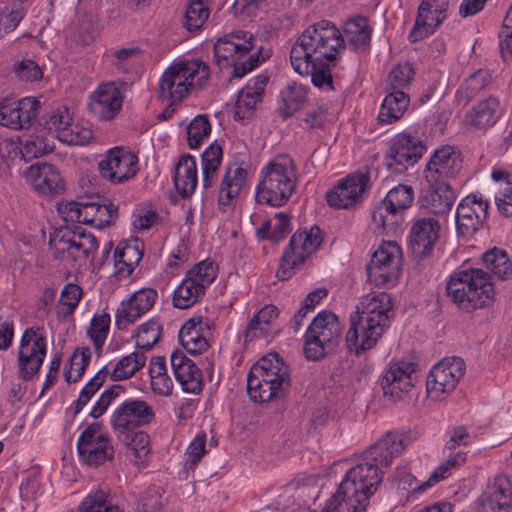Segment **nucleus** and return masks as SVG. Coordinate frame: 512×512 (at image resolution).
<instances>
[{"label": "nucleus", "mask_w": 512, "mask_h": 512, "mask_svg": "<svg viewBox=\"0 0 512 512\" xmlns=\"http://www.w3.org/2000/svg\"><path fill=\"white\" fill-rule=\"evenodd\" d=\"M381 481L380 467L372 460L365 459L363 454V462L346 472L330 500L341 512H366L369 498L375 493Z\"/></svg>", "instance_id": "f257e3e1"}, {"label": "nucleus", "mask_w": 512, "mask_h": 512, "mask_svg": "<svg viewBox=\"0 0 512 512\" xmlns=\"http://www.w3.org/2000/svg\"><path fill=\"white\" fill-rule=\"evenodd\" d=\"M446 294L462 312L471 313L494 302V285L488 272L481 268L454 271L446 283Z\"/></svg>", "instance_id": "f03ea898"}, {"label": "nucleus", "mask_w": 512, "mask_h": 512, "mask_svg": "<svg viewBox=\"0 0 512 512\" xmlns=\"http://www.w3.org/2000/svg\"><path fill=\"white\" fill-rule=\"evenodd\" d=\"M296 185L293 160L286 155H278L262 169L255 197L260 204L281 207L289 201Z\"/></svg>", "instance_id": "7ed1b4c3"}, {"label": "nucleus", "mask_w": 512, "mask_h": 512, "mask_svg": "<svg viewBox=\"0 0 512 512\" xmlns=\"http://www.w3.org/2000/svg\"><path fill=\"white\" fill-rule=\"evenodd\" d=\"M210 79V68L201 59L184 60L167 68L159 82L160 96L180 102L192 89H202Z\"/></svg>", "instance_id": "20e7f679"}, {"label": "nucleus", "mask_w": 512, "mask_h": 512, "mask_svg": "<svg viewBox=\"0 0 512 512\" xmlns=\"http://www.w3.org/2000/svg\"><path fill=\"white\" fill-rule=\"evenodd\" d=\"M253 48V36L245 32H236L219 38L214 45V58L220 68H231L230 78H241L256 68L260 62L261 51L250 53Z\"/></svg>", "instance_id": "39448f33"}, {"label": "nucleus", "mask_w": 512, "mask_h": 512, "mask_svg": "<svg viewBox=\"0 0 512 512\" xmlns=\"http://www.w3.org/2000/svg\"><path fill=\"white\" fill-rule=\"evenodd\" d=\"M342 326L331 311L320 312L305 334L304 354L308 360L319 361L339 343Z\"/></svg>", "instance_id": "423d86ee"}, {"label": "nucleus", "mask_w": 512, "mask_h": 512, "mask_svg": "<svg viewBox=\"0 0 512 512\" xmlns=\"http://www.w3.org/2000/svg\"><path fill=\"white\" fill-rule=\"evenodd\" d=\"M323 241L322 231L318 226L309 230L296 231L285 250L280 267L276 273L280 280L289 279L294 268L303 264L305 260L318 250Z\"/></svg>", "instance_id": "0eeeda50"}, {"label": "nucleus", "mask_w": 512, "mask_h": 512, "mask_svg": "<svg viewBox=\"0 0 512 512\" xmlns=\"http://www.w3.org/2000/svg\"><path fill=\"white\" fill-rule=\"evenodd\" d=\"M401 261L399 245L392 241L383 242L366 267L368 281L378 287L394 286L401 274Z\"/></svg>", "instance_id": "6e6552de"}, {"label": "nucleus", "mask_w": 512, "mask_h": 512, "mask_svg": "<svg viewBox=\"0 0 512 512\" xmlns=\"http://www.w3.org/2000/svg\"><path fill=\"white\" fill-rule=\"evenodd\" d=\"M145 362L146 356L144 352L135 351L122 357L117 362L111 373L108 371L107 367H103L81 390L79 397L75 402L74 413L78 414L83 409L91 397L104 384L108 375H110V378L114 381L128 379L139 371L145 365Z\"/></svg>", "instance_id": "1a4fd4ad"}, {"label": "nucleus", "mask_w": 512, "mask_h": 512, "mask_svg": "<svg viewBox=\"0 0 512 512\" xmlns=\"http://www.w3.org/2000/svg\"><path fill=\"white\" fill-rule=\"evenodd\" d=\"M25 177L38 193L55 204L58 214L64 219V179L60 169L53 164L36 162L27 168Z\"/></svg>", "instance_id": "9d476101"}, {"label": "nucleus", "mask_w": 512, "mask_h": 512, "mask_svg": "<svg viewBox=\"0 0 512 512\" xmlns=\"http://www.w3.org/2000/svg\"><path fill=\"white\" fill-rule=\"evenodd\" d=\"M153 408L141 399H126L114 410L111 416V426L119 436L130 438L137 428L150 424L154 419Z\"/></svg>", "instance_id": "9b49d317"}, {"label": "nucleus", "mask_w": 512, "mask_h": 512, "mask_svg": "<svg viewBox=\"0 0 512 512\" xmlns=\"http://www.w3.org/2000/svg\"><path fill=\"white\" fill-rule=\"evenodd\" d=\"M425 150L426 145L419 137L400 133L392 139L385 156V165L392 173L403 174L422 158Z\"/></svg>", "instance_id": "f8f14e48"}, {"label": "nucleus", "mask_w": 512, "mask_h": 512, "mask_svg": "<svg viewBox=\"0 0 512 512\" xmlns=\"http://www.w3.org/2000/svg\"><path fill=\"white\" fill-rule=\"evenodd\" d=\"M66 221L92 225L103 229L112 225L118 218V207L109 199L93 202L66 203Z\"/></svg>", "instance_id": "ddd939ff"}, {"label": "nucleus", "mask_w": 512, "mask_h": 512, "mask_svg": "<svg viewBox=\"0 0 512 512\" xmlns=\"http://www.w3.org/2000/svg\"><path fill=\"white\" fill-rule=\"evenodd\" d=\"M416 370L417 364L411 361L390 362L379 380L384 396L393 402L404 399L414 387Z\"/></svg>", "instance_id": "4468645a"}, {"label": "nucleus", "mask_w": 512, "mask_h": 512, "mask_svg": "<svg viewBox=\"0 0 512 512\" xmlns=\"http://www.w3.org/2000/svg\"><path fill=\"white\" fill-rule=\"evenodd\" d=\"M98 170L103 179L113 184H122L137 175L138 157L123 147H114L106 152L105 159L99 161Z\"/></svg>", "instance_id": "2eb2a0df"}, {"label": "nucleus", "mask_w": 512, "mask_h": 512, "mask_svg": "<svg viewBox=\"0 0 512 512\" xmlns=\"http://www.w3.org/2000/svg\"><path fill=\"white\" fill-rule=\"evenodd\" d=\"M45 355L46 339L40 329H26L18 350L19 376L24 380L32 379L39 372Z\"/></svg>", "instance_id": "dca6fc26"}, {"label": "nucleus", "mask_w": 512, "mask_h": 512, "mask_svg": "<svg viewBox=\"0 0 512 512\" xmlns=\"http://www.w3.org/2000/svg\"><path fill=\"white\" fill-rule=\"evenodd\" d=\"M464 375V362L453 357L441 361L431 369L426 382L427 393L433 400H441L445 394L452 392L459 379Z\"/></svg>", "instance_id": "f3484780"}, {"label": "nucleus", "mask_w": 512, "mask_h": 512, "mask_svg": "<svg viewBox=\"0 0 512 512\" xmlns=\"http://www.w3.org/2000/svg\"><path fill=\"white\" fill-rule=\"evenodd\" d=\"M489 203L476 194L466 196L456 209L457 234L464 238L472 237L485 223Z\"/></svg>", "instance_id": "a211bd4d"}, {"label": "nucleus", "mask_w": 512, "mask_h": 512, "mask_svg": "<svg viewBox=\"0 0 512 512\" xmlns=\"http://www.w3.org/2000/svg\"><path fill=\"white\" fill-rule=\"evenodd\" d=\"M462 169L460 152L450 145H444L434 151L424 170L429 185L447 182Z\"/></svg>", "instance_id": "6ab92c4d"}, {"label": "nucleus", "mask_w": 512, "mask_h": 512, "mask_svg": "<svg viewBox=\"0 0 512 512\" xmlns=\"http://www.w3.org/2000/svg\"><path fill=\"white\" fill-rule=\"evenodd\" d=\"M417 439L415 432H387L365 452V459L372 460L379 467L389 466L393 459Z\"/></svg>", "instance_id": "aec40b11"}, {"label": "nucleus", "mask_w": 512, "mask_h": 512, "mask_svg": "<svg viewBox=\"0 0 512 512\" xmlns=\"http://www.w3.org/2000/svg\"><path fill=\"white\" fill-rule=\"evenodd\" d=\"M386 329L359 316L356 311L350 316V327L346 333L347 349L356 356L374 348Z\"/></svg>", "instance_id": "412c9836"}, {"label": "nucleus", "mask_w": 512, "mask_h": 512, "mask_svg": "<svg viewBox=\"0 0 512 512\" xmlns=\"http://www.w3.org/2000/svg\"><path fill=\"white\" fill-rule=\"evenodd\" d=\"M158 298L153 288H141L127 300H123L116 310L115 324L119 330H126L145 313L150 311Z\"/></svg>", "instance_id": "4be33fe9"}, {"label": "nucleus", "mask_w": 512, "mask_h": 512, "mask_svg": "<svg viewBox=\"0 0 512 512\" xmlns=\"http://www.w3.org/2000/svg\"><path fill=\"white\" fill-rule=\"evenodd\" d=\"M368 173L356 172L348 175L338 186L327 193L326 199L330 206L338 209H349L358 204L365 191L369 188Z\"/></svg>", "instance_id": "5701e85b"}, {"label": "nucleus", "mask_w": 512, "mask_h": 512, "mask_svg": "<svg viewBox=\"0 0 512 512\" xmlns=\"http://www.w3.org/2000/svg\"><path fill=\"white\" fill-rule=\"evenodd\" d=\"M306 30H312L313 50L317 61H333L344 46V38L329 21L322 20Z\"/></svg>", "instance_id": "b1692460"}, {"label": "nucleus", "mask_w": 512, "mask_h": 512, "mask_svg": "<svg viewBox=\"0 0 512 512\" xmlns=\"http://www.w3.org/2000/svg\"><path fill=\"white\" fill-rule=\"evenodd\" d=\"M123 104V96L115 83L100 85L90 96V112L100 121H109L116 117Z\"/></svg>", "instance_id": "393cba45"}, {"label": "nucleus", "mask_w": 512, "mask_h": 512, "mask_svg": "<svg viewBox=\"0 0 512 512\" xmlns=\"http://www.w3.org/2000/svg\"><path fill=\"white\" fill-rule=\"evenodd\" d=\"M479 512H510L512 482L506 475L496 476L479 499Z\"/></svg>", "instance_id": "a878e982"}, {"label": "nucleus", "mask_w": 512, "mask_h": 512, "mask_svg": "<svg viewBox=\"0 0 512 512\" xmlns=\"http://www.w3.org/2000/svg\"><path fill=\"white\" fill-rule=\"evenodd\" d=\"M253 376L255 380L252 381V385L260 386L261 381L269 379L272 381H278V387L284 385H291L289 367L280 358L276 352L268 353L267 355L260 358L252 367Z\"/></svg>", "instance_id": "bb28decb"}, {"label": "nucleus", "mask_w": 512, "mask_h": 512, "mask_svg": "<svg viewBox=\"0 0 512 512\" xmlns=\"http://www.w3.org/2000/svg\"><path fill=\"white\" fill-rule=\"evenodd\" d=\"M171 366L175 378L184 392L198 394L202 391L203 377L201 370L183 352L175 351L172 353Z\"/></svg>", "instance_id": "cd10ccee"}, {"label": "nucleus", "mask_w": 512, "mask_h": 512, "mask_svg": "<svg viewBox=\"0 0 512 512\" xmlns=\"http://www.w3.org/2000/svg\"><path fill=\"white\" fill-rule=\"evenodd\" d=\"M440 223L433 217H424L416 220L410 231V246L417 256L428 255L438 237Z\"/></svg>", "instance_id": "c85d7f7f"}, {"label": "nucleus", "mask_w": 512, "mask_h": 512, "mask_svg": "<svg viewBox=\"0 0 512 512\" xmlns=\"http://www.w3.org/2000/svg\"><path fill=\"white\" fill-rule=\"evenodd\" d=\"M359 316L379 327L388 329L393 316L392 297L386 292L374 293L364 297Z\"/></svg>", "instance_id": "c756f323"}, {"label": "nucleus", "mask_w": 512, "mask_h": 512, "mask_svg": "<svg viewBox=\"0 0 512 512\" xmlns=\"http://www.w3.org/2000/svg\"><path fill=\"white\" fill-rule=\"evenodd\" d=\"M246 178L247 171L236 164L227 169L218 193V205L222 212H228L233 209L240 191L246 182Z\"/></svg>", "instance_id": "7c9ffc66"}, {"label": "nucleus", "mask_w": 512, "mask_h": 512, "mask_svg": "<svg viewBox=\"0 0 512 512\" xmlns=\"http://www.w3.org/2000/svg\"><path fill=\"white\" fill-rule=\"evenodd\" d=\"M456 200V195L450 184L429 185L419 198L420 207L436 215L450 212Z\"/></svg>", "instance_id": "2f4dec72"}, {"label": "nucleus", "mask_w": 512, "mask_h": 512, "mask_svg": "<svg viewBox=\"0 0 512 512\" xmlns=\"http://www.w3.org/2000/svg\"><path fill=\"white\" fill-rule=\"evenodd\" d=\"M97 249V240L84 231H71L66 226V264L73 263V267L79 269L86 264L89 255Z\"/></svg>", "instance_id": "473e14b6"}, {"label": "nucleus", "mask_w": 512, "mask_h": 512, "mask_svg": "<svg viewBox=\"0 0 512 512\" xmlns=\"http://www.w3.org/2000/svg\"><path fill=\"white\" fill-rule=\"evenodd\" d=\"M498 108L499 100L495 97H488L465 114L464 126L469 131L487 130L498 121L500 117Z\"/></svg>", "instance_id": "72a5a7b5"}, {"label": "nucleus", "mask_w": 512, "mask_h": 512, "mask_svg": "<svg viewBox=\"0 0 512 512\" xmlns=\"http://www.w3.org/2000/svg\"><path fill=\"white\" fill-rule=\"evenodd\" d=\"M267 82L268 78L266 76H257L239 92L235 103V120L248 119L252 115L256 104L262 99V94Z\"/></svg>", "instance_id": "f704fd0d"}, {"label": "nucleus", "mask_w": 512, "mask_h": 512, "mask_svg": "<svg viewBox=\"0 0 512 512\" xmlns=\"http://www.w3.org/2000/svg\"><path fill=\"white\" fill-rule=\"evenodd\" d=\"M311 32L312 30H305L290 51L291 65L295 72L302 76L309 75L313 63L317 61L312 47L313 37L310 35Z\"/></svg>", "instance_id": "c9c22d12"}, {"label": "nucleus", "mask_w": 512, "mask_h": 512, "mask_svg": "<svg viewBox=\"0 0 512 512\" xmlns=\"http://www.w3.org/2000/svg\"><path fill=\"white\" fill-rule=\"evenodd\" d=\"M173 181L182 198L186 199L192 196L197 187V167L193 156L185 154L179 158L175 165Z\"/></svg>", "instance_id": "e433bc0d"}, {"label": "nucleus", "mask_w": 512, "mask_h": 512, "mask_svg": "<svg viewBox=\"0 0 512 512\" xmlns=\"http://www.w3.org/2000/svg\"><path fill=\"white\" fill-rule=\"evenodd\" d=\"M278 316L279 310L276 306L269 304L262 307L247 325L244 335L245 342L259 338L267 340L270 336V327Z\"/></svg>", "instance_id": "4c0bfd02"}, {"label": "nucleus", "mask_w": 512, "mask_h": 512, "mask_svg": "<svg viewBox=\"0 0 512 512\" xmlns=\"http://www.w3.org/2000/svg\"><path fill=\"white\" fill-rule=\"evenodd\" d=\"M343 38L355 51H365L371 40V29L368 19L364 16L349 19L344 26Z\"/></svg>", "instance_id": "58836bf2"}, {"label": "nucleus", "mask_w": 512, "mask_h": 512, "mask_svg": "<svg viewBox=\"0 0 512 512\" xmlns=\"http://www.w3.org/2000/svg\"><path fill=\"white\" fill-rule=\"evenodd\" d=\"M481 260L484 267L499 280L512 278V261L505 250L497 247L489 249L482 254Z\"/></svg>", "instance_id": "ea45409f"}, {"label": "nucleus", "mask_w": 512, "mask_h": 512, "mask_svg": "<svg viewBox=\"0 0 512 512\" xmlns=\"http://www.w3.org/2000/svg\"><path fill=\"white\" fill-rule=\"evenodd\" d=\"M201 325V318L197 320L192 318L185 322L179 332L180 341L190 354H200L209 348L207 339L200 334L201 327L197 328Z\"/></svg>", "instance_id": "a19ab883"}, {"label": "nucleus", "mask_w": 512, "mask_h": 512, "mask_svg": "<svg viewBox=\"0 0 512 512\" xmlns=\"http://www.w3.org/2000/svg\"><path fill=\"white\" fill-rule=\"evenodd\" d=\"M409 96L401 90L391 91L383 100L378 119L382 123H392L400 119L409 105Z\"/></svg>", "instance_id": "79ce46f5"}, {"label": "nucleus", "mask_w": 512, "mask_h": 512, "mask_svg": "<svg viewBox=\"0 0 512 512\" xmlns=\"http://www.w3.org/2000/svg\"><path fill=\"white\" fill-rule=\"evenodd\" d=\"M372 220L378 230L391 233L397 230L404 217L394 207H389V202L386 199H382L372 211Z\"/></svg>", "instance_id": "37998d69"}, {"label": "nucleus", "mask_w": 512, "mask_h": 512, "mask_svg": "<svg viewBox=\"0 0 512 512\" xmlns=\"http://www.w3.org/2000/svg\"><path fill=\"white\" fill-rule=\"evenodd\" d=\"M74 38L82 45H89L98 36L99 30L96 17L86 11L79 10L72 24Z\"/></svg>", "instance_id": "c03bdc74"}, {"label": "nucleus", "mask_w": 512, "mask_h": 512, "mask_svg": "<svg viewBox=\"0 0 512 512\" xmlns=\"http://www.w3.org/2000/svg\"><path fill=\"white\" fill-rule=\"evenodd\" d=\"M203 294V285H198V282L185 276L174 291L173 305L176 308L187 309L196 303Z\"/></svg>", "instance_id": "a18cd8bd"}, {"label": "nucleus", "mask_w": 512, "mask_h": 512, "mask_svg": "<svg viewBox=\"0 0 512 512\" xmlns=\"http://www.w3.org/2000/svg\"><path fill=\"white\" fill-rule=\"evenodd\" d=\"M162 330L163 327L158 317H153L141 324L135 333L137 348L144 351L151 350L160 341Z\"/></svg>", "instance_id": "49530a36"}, {"label": "nucleus", "mask_w": 512, "mask_h": 512, "mask_svg": "<svg viewBox=\"0 0 512 512\" xmlns=\"http://www.w3.org/2000/svg\"><path fill=\"white\" fill-rule=\"evenodd\" d=\"M281 98L283 105L280 106L279 111L283 118H288L305 104L307 91L301 85L292 84L281 92Z\"/></svg>", "instance_id": "de8ad7c7"}, {"label": "nucleus", "mask_w": 512, "mask_h": 512, "mask_svg": "<svg viewBox=\"0 0 512 512\" xmlns=\"http://www.w3.org/2000/svg\"><path fill=\"white\" fill-rule=\"evenodd\" d=\"M81 458L89 465L98 466L111 459L114 449L110 441H100L97 444L77 448Z\"/></svg>", "instance_id": "09e8293b"}, {"label": "nucleus", "mask_w": 512, "mask_h": 512, "mask_svg": "<svg viewBox=\"0 0 512 512\" xmlns=\"http://www.w3.org/2000/svg\"><path fill=\"white\" fill-rule=\"evenodd\" d=\"M186 130L189 148L196 149L210 135L211 125L207 116L198 115L190 122Z\"/></svg>", "instance_id": "8fccbe9b"}, {"label": "nucleus", "mask_w": 512, "mask_h": 512, "mask_svg": "<svg viewBox=\"0 0 512 512\" xmlns=\"http://www.w3.org/2000/svg\"><path fill=\"white\" fill-rule=\"evenodd\" d=\"M91 350L89 347L78 348L69 359L70 367L66 371V382H77L84 374L90 359Z\"/></svg>", "instance_id": "3c124183"}, {"label": "nucleus", "mask_w": 512, "mask_h": 512, "mask_svg": "<svg viewBox=\"0 0 512 512\" xmlns=\"http://www.w3.org/2000/svg\"><path fill=\"white\" fill-rule=\"evenodd\" d=\"M428 12L425 9H418V15L415 21L413 28L409 33V40L412 43H416L430 34H432L435 29L442 23L443 16L436 18V22H427V14Z\"/></svg>", "instance_id": "603ef678"}, {"label": "nucleus", "mask_w": 512, "mask_h": 512, "mask_svg": "<svg viewBox=\"0 0 512 512\" xmlns=\"http://www.w3.org/2000/svg\"><path fill=\"white\" fill-rule=\"evenodd\" d=\"M389 202V207H394L404 215V211L408 209L414 199V191L411 186L398 185L392 188L385 198Z\"/></svg>", "instance_id": "864d4df0"}, {"label": "nucleus", "mask_w": 512, "mask_h": 512, "mask_svg": "<svg viewBox=\"0 0 512 512\" xmlns=\"http://www.w3.org/2000/svg\"><path fill=\"white\" fill-rule=\"evenodd\" d=\"M466 460L465 453L459 452L455 455L450 456L444 463L438 466L430 475L429 479L423 483L419 490L423 491L427 487H431L439 481L447 478L452 468L457 467Z\"/></svg>", "instance_id": "5fc2aeb1"}, {"label": "nucleus", "mask_w": 512, "mask_h": 512, "mask_svg": "<svg viewBox=\"0 0 512 512\" xmlns=\"http://www.w3.org/2000/svg\"><path fill=\"white\" fill-rule=\"evenodd\" d=\"M209 17V8L204 4L195 2H190L187 6L185 16H184V26L189 31H194L202 27L205 21Z\"/></svg>", "instance_id": "6e6d98bb"}, {"label": "nucleus", "mask_w": 512, "mask_h": 512, "mask_svg": "<svg viewBox=\"0 0 512 512\" xmlns=\"http://www.w3.org/2000/svg\"><path fill=\"white\" fill-rule=\"evenodd\" d=\"M24 16L23 9L19 4L5 6L0 10V39L13 31Z\"/></svg>", "instance_id": "4d7b16f0"}, {"label": "nucleus", "mask_w": 512, "mask_h": 512, "mask_svg": "<svg viewBox=\"0 0 512 512\" xmlns=\"http://www.w3.org/2000/svg\"><path fill=\"white\" fill-rule=\"evenodd\" d=\"M14 72L20 81L36 82L43 78V70L39 63L30 58L17 62Z\"/></svg>", "instance_id": "13d9d810"}, {"label": "nucleus", "mask_w": 512, "mask_h": 512, "mask_svg": "<svg viewBox=\"0 0 512 512\" xmlns=\"http://www.w3.org/2000/svg\"><path fill=\"white\" fill-rule=\"evenodd\" d=\"M216 267L213 262L202 261L194 265L187 273L186 277L190 280H195L198 285H203V290L214 281L216 278Z\"/></svg>", "instance_id": "bf43d9fd"}, {"label": "nucleus", "mask_w": 512, "mask_h": 512, "mask_svg": "<svg viewBox=\"0 0 512 512\" xmlns=\"http://www.w3.org/2000/svg\"><path fill=\"white\" fill-rule=\"evenodd\" d=\"M40 102L35 97H25L17 101L22 130L29 129L39 114Z\"/></svg>", "instance_id": "052dcab7"}, {"label": "nucleus", "mask_w": 512, "mask_h": 512, "mask_svg": "<svg viewBox=\"0 0 512 512\" xmlns=\"http://www.w3.org/2000/svg\"><path fill=\"white\" fill-rule=\"evenodd\" d=\"M110 326V315L108 313H103L100 315H95L90 324L89 334L90 337L96 347V349H100L105 342Z\"/></svg>", "instance_id": "680f3d73"}, {"label": "nucleus", "mask_w": 512, "mask_h": 512, "mask_svg": "<svg viewBox=\"0 0 512 512\" xmlns=\"http://www.w3.org/2000/svg\"><path fill=\"white\" fill-rule=\"evenodd\" d=\"M413 75L414 69L411 63H399L388 75V83L391 86L392 91H397L407 86Z\"/></svg>", "instance_id": "e2e57ef3"}, {"label": "nucleus", "mask_w": 512, "mask_h": 512, "mask_svg": "<svg viewBox=\"0 0 512 512\" xmlns=\"http://www.w3.org/2000/svg\"><path fill=\"white\" fill-rule=\"evenodd\" d=\"M108 498L109 492L102 488L91 491L78 506V512H103Z\"/></svg>", "instance_id": "0e129e2a"}, {"label": "nucleus", "mask_w": 512, "mask_h": 512, "mask_svg": "<svg viewBox=\"0 0 512 512\" xmlns=\"http://www.w3.org/2000/svg\"><path fill=\"white\" fill-rule=\"evenodd\" d=\"M309 75H311V81L314 86L325 89L326 91L336 90L328 64H323L322 61H316L313 63Z\"/></svg>", "instance_id": "69168bd1"}, {"label": "nucleus", "mask_w": 512, "mask_h": 512, "mask_svg": "<svg viewBox=\"0 0 512 512\" xmlns=\"http://www.w3.org/2000/svg\"><path fill=\"white\" fill-rule=\"evenodd\" d=\"M125 392V387L120 384H114L109 389L105 390L96 404L93 406L90 415L93 418H99L101 415L105 413L109 405L113 400L118 398L121 394Z\"/></svg>", "instance_id": "338daca9"}, {"label": "nucleus", "mask_w": 512, "mask_h": 512, "mask_svg": "<svg viewBox=\"0 0 512 512\" xmlns=\"http://www.w3.org/2000/svg\"><path fill=\"white\" fill-rule=\"evenodd\" d=\"M71 120V118H69ZM93 137V132L89 127L80 124H74L66 121V144L67 145H86Z\"/></svg>", "instance_id": "774afa93"}]
</instances>
